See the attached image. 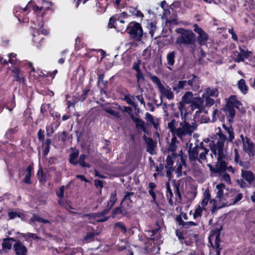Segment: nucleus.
Returning a JSON list of instances; mask_svg holds the SVG:
<instances>
[{
  "label": "nucleus",
  "mask_w": 255,
  "mask_h": 255,
  "mask_svg": "<svg viewBox=\"0 0 255 255\" xmlns=\"http://www.w3.org/2000/svg\"><path fill=\"white\" fill-rule=\"evenodd\" d=\"M90 91V89H85L83 91V93L81 95H78L77 96H75L74 98H75V101L73 102V105H74L75 103L79 101L83 102L86 98L88 93Z\"/></svg>",
  "instance_id": "obj_28"
},
{
  "label": "nucleus",
  "mask_w": 255,
  "mask_h": 255,
  "mask_svg": "<svg viewBox=\"0 0 255 255\" xmlns=\"http://www.w3.org/2000/svg\"><path fill=\"white\" fill-rule=\"evenodd\" d=\"M32 167L31 166H28L25 170V176L23 179V182L26 184H30L31 181L30 180L31 176V171L32 170Z\"/></svg>",
  "instance_id": "obj_29"
},
{
  "label": "nucleus",
  "mask_w": 255,
  "mask_h": 255,
  "mask_svg": "<svg viewBox=\"0 0 255 255\" xmlns=\"http://www.w3.org/2000/svg\"><path fill=\"white\" fill-rule=\"evenodd\" d=\"M193 96V93L191 92L188 91L182 97V101L186 104H192Z\"/></svg>",
  "instance_id": "obj_33"
},
{
  "label": "nucleus",
  "mask_w": 255,
  "mask_h": 255,
  "mask_svg": "<svg viewBox=\"0 0 255 255\" xmlns=\"http://www.w3.org/2000/svg\"><path fill=\"white\" fill-rule=\"evenodd\" d=\"M128 209H126L123 207H117L115 208L112 212V217L115 218V216L117 214H121L123 216H126L128 213Z\"/></svg>",
  "instance_id": "obj_26"
},
{
  "label": "nucleus",
  "mask_w": 255,
  "mask_h": 255,
  "mask_svg": "<svg viewBox=\"0 0 255 255\" xmlns=\"http://www.w3.org/2000/svg\"><path fill=\"white\" fill-rule=\"evenodd\" d=\"M243 148L250 157L254 156L255 154V145L249 137L246 138L244 142H243Z\"/></svg>",
  "instance_id": "obj_7"
},
{
  "label": "nucleus",
  "mask_w": 255,
  "mask_h": 255,
  "mask_svg": "<svg viewBox=\"0 0 255 255\" xmlns=\"http://www.w3.org/2000/svg\"><path fill=\"white\" fill-rule=\"evenodd\" d=\"M221 180L226 181L227 183H231V178L228 173H224L221 175Z\"/></svg>",
  "instance_id": "obj_61"
},
{
  "label": "nucleus",
  "mask_w": 255,
  "mask_h": 255,
  "mask_svg": "<svg viewBox=\"0 0 255 255\" xmlns=\"http://www.w3.org/2000/svg\"><path fill=\"white\" fill-rule=\"evenodd\" d=\"M131 119L135 123V128L138 132H146V128L144 126V122L141 119L133 116H131Z\"/></svg>",
  "instance_id": "obj_13"
},
{
  "label": "nucleus",
  "mask_w": 255,
  "mask_h": 255,
  "mask_svg": "<svg viewBox=\"0 0 255 255\" xmlns=\"http://www.w3.org/2000/svg\"><path fill=\"white\" fill-rule=\"evenodd\" d=\"M234 61L236 62H243L245 60V58L242 55V54L237 51H235L234 52Z\"/></svg>",
  "instance_id": "obj_50"
},
{
  "label": "nucleus",
  "mask_w": 255,
  "mask_h": 255,
  "mask_svg": "<svg viewBox=\"0 0 255 255\" xmlns=\"http://www.w3.org/2000/svg\"><path fill=\"white\" fill-rule=\"evenodd\" d=\"M175 51L168 52L166 55L167 63L170 66H173L175 63V58L176 55Z\"/></svg>",
  "instance_id": "obj_24"
},
{
  "label": "nucleus",
  "mask_w": 255,
  "mask_h": 255,
  "mask_svg": "<svg viewBox=\"0 0 255 255\" xmlns=\"http://www.w3.org/2000/svg\"><path fill=\"white\" fill-rule=\"evenodd\" d=\"M204 210H206L205 208L201 207L199 206L195 210L193 214V218L195 219L199 217H201L202 216V213Z\"/></svg>",
  "instance_id": "obj_49"
},
{
  "label": "nucleus",
  "mask_w": 255,
  "mask_h": 255,
  "mask_svg": "<svg viewBox=\"0 0 255 255\" xmlns=\"http://www.w3.org/2000/svg\"><path fill=\"white\" fill-rule=\"evenodd\" d=\"M219 91L216 88H207L204 93L202 94L203 97H217L218 96Z\"/></svg>",
  "instance_id": "obj_21"
},
{
  "label": "nucleus",
  "mask_w": 255,
  "mask_h": 255,
  "mask_svg": "<svg viewBox=\"0 0 255 255\" xmlns=\"http://www.w3.org/2000/svg\"><path fill=\"white\" fill-rule=\"evenodd\" d=\"M12 72L14 74V77L15 80L19 82H24L25 81L24 77L22 72L21 70L17 68L14 67L12 70Z\"/></svg>",
  "instance_id": "obj_22"
},
{
  "label": "nucleus",
  "mask_w": 255,
  "mask_h": 255,
  "mask_svg": "<svg viewBox=\"0 0 255 255\" xmlns=\"http://www.w3.org/2000/svg\"><path fill=\"white\" fill-rule=\"evenodd\" d=\"M209 149H204L203 150V151L201 152L199 154V155H198V159L197 161L199 163H202V161H205L206 160V155L208 154L209 152Z\"/></svg>",
  "instance_id": "obj_47"
},
{
  "label": "nucleus",
  "mask_w": 255,
  "mask_h": 255,
  "mask_svg": "<svg viewBox=\"0 0 255 255\" xmlns=\"http://www.w3.org/2000/svg\"><path fill=\"white\" fill-rule=\"evenodd\" d=\"M187 85V81H179L172 83V89L176 93H179L183 90Z\"/></svg>",
  "instance_id": "obj_19"
},
{
  "label": "nucleus",
  "mask_w": 255,
  "mask_h": 255,
  "mask_svg": "<svg viewBox=\"0 0 255 255\" xmlns=\"http://www.w3.org/2000/svg\"><path fill=\"white\" fill-rule=\"evenodd\" d=\"M172 155H167L166 159V165L165 167L167 168L168 167L172 166L174 161L172 157Z\"/></svg>",
  "instance_id": "obj_56"
},
{
  "label": "nucleus",
  "mask_w": 255,
  "mask_h": 255,
  "mask_svg": "<svg viewBox=\"0 0 255 255\" xmlns=\"http://www.w3.org/2000/svg\"><path fill=\"white\" fill-rule=\"evenodd\" d=\"M225 110L227 112L229 117V122L230 123H233L234 122V118L236 114V111L234 108L231 107H228L227 105H226Z\"/></svg>",
  "instance_id": "obj_27"
},
{
  "label": "nucleus",
  "mask_w": 255,
  "mask_h": 255,
  "mask_svg": "<svg viewBox=\"0 0 255 255\" xmlns=\"http://www.w3.org/2000/svg\"><path fill=\"white\" fill-rule=\"evenodd\" d=\"M143 56L144 57V59L145 60H148L151 56L150 51L147 49L144 50L143 51Z\"/></svg>",
  "instance_id": "obj_63"
},
{
  "label": "nucleus",
  "mask_w": 255,
  "mask_h": 255,
  "mask_svg": "<svg viewBox=\"0 0 255 255\" xmlns=\"http://www.w3.org/2000/svg\"><path fill=\"white\" fill-rule=\"evenodd\" d=\"M96 233L93 232H88L84 237L83 242L84 243H88L94 240V237Z\"/></svg>",
  "instance_id": "obj_39"
},
{
  "label": "nucleus",
  "mask_w": 255,
  "mask_h": 255,
  "mask_svg": "<svg viewBox=\"0 0 255 255\" xmlns=\"http://www.w3.org/2000/svg\"><path fill=\"white\" fill-rule=\"evenodd\" d=\"M196 128V126L194 123L190 124L184 120L180 123L179 127L176 129L174 135L177 136L182 140L183 137L186 135H191Z\"/></svg>",
  "instance_id": "obj_2"
},
{
  "label": "nucleus",
  "mask_w": 255,
  "mask_h": 255,
  "mask_svg": "<svg viewBox=\"0 0 255 255\" xmlns=\"http://www.w3.org/2000/svg\"><path fill=\"white\" fill-rule=\"evenodd\" d=\"M13 247L16 255H27V249L21 242H16Z\"/></svg>",
  "instance_id": "obj_12"
},
{
  "label": "nucleus",
  "mask_w": 255,
  "mask_h": 255,
  "mask_svg": "<svg viewBox=\"0 0 255 255\" xmlns=\"http://www.w3.org/2000/svg\"><path fill=\"white\" fill-rule=\"evenodd\" d=\"M165 186L166 188V197L168 200L169 204L172 206L173 204V201L172 199L173 197V193L170 188V183L169 181H167L165 183Z\"/></svg>",
  "instance_id": "obj_25"
},
{
  "label": "nucleus",
  "mask_w": 255,
  "mask_h": 255,
  "mask_svg": "<svg viewBox=\"0 0 255 255\" xmlns=\"http://www.w3.org/2000/svg\"><path fill=\"white\" fill-rule=\"evenodd\" d=\"M30 221L32 222H38L39 223L47 224L50 223V222L48 220L43 219L42 218L38 216L36 214H33L32 218L30 219Z\"/></svg>",
  "instance_id": "obj_42"
},
{
  "label": "nucleus",
  "mask_w": 255,
  "mask_h": 255,
  "mask_svg": "<svg viewBox=\"0 0 255 255\" xmlns=\"http://www.w3.org/2000/svg\"><path fill=\"white\" fill-rule=\"evenodd\" d=\"M112 209L111 207H109V206L107 205L106 208L102 212L93 213L92 214V216L93 218H98L102 217L106 214H107L111 209Z\"/></svg>",
  "instance_id": "obj_41"
},
{
  "label": "nucleus",
  "mask_w": 255,
  "mask_h": 255,
  "mask_svg": "<svg viewBox=\"0 0 255 255\" xmlns=\"http://www.w3.org/2000/svg\"><path fill=\"white\" fill-rule=\"evenodd\" d=\"M70 186V183L68 184L66 186H61L59 188V190L56 192V195L58 198L63 199L64 198V191L65 189H68Z\"/></svg>",
  "instance_id": "obj_44"
},
{
  "label": "nucleus",
  "mask_w": 255,
  "mask_h": 255,
  "mask_svg": "<svg viewBox=\"0 0 255 255\" xmlns=\"http://www.w3.org/2000/svg\"><path fill=\"white\" fill-rule=\"evenodd\" d=\"M148 27L149 29V33L153 37L154 31L156 30V26L155 22H150L148 25Z\"/></svg>",
  "instance_id": "obj_52"
},
{
  "label": "nucleus",
  "mask_w": 255,
  "mask_h": 255,
  "mask_svg": "<svg viewBox=\"0 0 255 255\" xmlns=\"http://www.w3.org/2000/svg\"><path fill=\"white\" fill-rule=\"evenodd\" d=\"M180 153L179 154H178V155L180 156V162L179 163L178 165H180L182 166H184V167H187V164H186V159H185V157H186V156H184L183 154H182V150L180 151Z\"/></svg>",
  "instance_id": "obj_57"
},
{
  "label": "nucleus",
  "mask_w": 255,
  "mask_h": 255,
  "mask_svg": "<svg viewBox=\"0 0 255 255\" xmlns=\"http://www.w3.org/2000/svg\"><path fill=\"white\" fill-rule=\"evenodd\" d=\"M239 50L240 53L245 59L248 58L252 54L251 52L248 50L245 46H239Z\"/></svg>",
  "instance_id": "obj_40"
},
{
  "label": "nucleus",
  "mask_w": 255,
  "mask_h": 255,
  "mask_svg": "<svg viewBox=\"0 0 255 255\" xmlns=\"http://www.w3.org/2000/svg\"><path fill=\"white\" fill-rule=\"evenodd\" d=\"M237 164L243 167L245 169H248L250 166V163L249 161H243L241 160L239 161Z\"/></svg>",
  "instance_id": "obj_62"
},
{
  "label": "nucleus",
  "mask_w": 255,
  "mask_h": 255,
  "mask_svg": "<svg viewBox=\"0 0 255 255\" xmlns=\"http://www.w3.org/2000/svg\"><path fill=\"white\" fill-rule=\"evenodd\" d=\"M127 30L131 38L137 41L141 40L143 30L140 24L135 21H132L127 26Z\"/></svg>",
  "instance_id": "obj_4"
},
{
  "label": "nucleus",
  "mask_w": 255,
  "mask_h": 255,
  "mask_svg": "<svg viewBox=\"0 0 255 255\" xmlns=\"http://www.w3.org/2000/svg\"><path fill=\"white\" fill-rule=\"evenodd\" d=\"M178 122L175 119H172L170 122L168 124V128H169L170 132L174 135L176 129H177L176 126H177Z\"/></svg>",
  "instance_id": "obj_43"
},
{
  "label": "nucleus",
  "mask_w": 255,
  "mask_h": 255,
  "mask_svg": "<svg viewBox=\"0 0 255 255\" xmlns=\"http://www.w3.org/2000/svg\"><path fill=\"white\" fill-rule=\"evenodd\" d=\"M86 155L84 154H82L80 155L79 159L77 161V164H79L82 167L89 168L90 165L89 164L85 162Z\"/></svg>",
  "instance_id": "obj_38"
},
{
  "label": "nucleus",
  "mask_w": 255,
  "mask_h": 255,
  "mask_svg": "<svg viewBox=\"0 0 255 255\" xmlns=\"http://www.w3.org/2000/svg\"><path fill=\"white\" fill-rule=\"evenodd\" d=\"M241 175L248 184L255 187V174L251 170L242 169Z\"/></svg>",
  "instance_id": "obj_10"
},
{
  "label": "nucleus",
  "mask_w": 255,
  "mask_h": 255,
  "mask_svg": "<svg viewBox=\"0 0 255 255\" xmlns=\"http://www.w3.org/2000/svg\"><path fill=\"white\" fill-rule=\"evenodd\" d=\"M159 91L161 94V97H165L169 100L174 99V94L171 91V89L168 86H167L166 87L163 86L162 88H160Z\"/></svg>",
  "instance_id": "obj_14"
},
{
  "label": "nucleus",
  "mask_w": 255,
  "mask_h": 255,
  "mask_svg": "<svg viewBox=\"0 0 255 255\" xmlns=\"http://www.w3.org/2000/svg\"><path fill=\"white\" fill-rule=\"evenodd\" d=\"M179 143V141L177 140L176 136L173 135L171 139V142L170 143L167 150L168 152H171V155L173 157H175L177 155L175 151L177 149V144Z\"/></svg>",
  "instance_id": "obj_15"
},
{
  "label": "nucleus",
  "mask_w": 255,
  "mask_h": 255,
  "mask_svg": "<svg viewBox=\"0 0 255 255\" xmlns=\"http://www.w3.org/2000/svg\"><path fill=\"white\" fill-rule=\"evenodd\" d=\"M117 200V192L115 190L111 193L110 198L109 201L108 202L107 205L109 206V207L112 208Z\"/></svg>",
  "instance_id": "obj_34"
},
{
  "label": "nucleus",
  "mask_w": 255,
  "mask_h": 255,
  "mask_svg": "<svg viewBox=\"0 0 255 255\" xmlns=\"http://www.w3.org/2000/svg\"><path fill=\"white\" fill-rule=\"evenodd\" d=\"M124 100L128 104L132 106V107H136V104L134 102L135 100V96H132L130 94H127L124 96Z\"/></svg>",
  "instance_id": "obj_35"
},
{
  "label": "nucleus",
  "mask_w": 255,
  "mask_h": 255,
  "mask_svg": "<svg viewBox=\"0 0 255 255\" xmlns=\"http://www.w3.org/2000/svg\"><path fill=\"white\" fill-rule=\"evenodd\" d=\"M21 236L24 238L25 241H28V239L32 238L34 240H39L40 238L37 236L35 234L28 233L27 234H21Z\"/></svg>",
  "instance_id": "obj_48"
},
{
  "label": "nucleus",
  "mask_w": 255,
  "mask_h": 255,
  "mask_svg": "<svg viewBox=\"0 0 255 255\" xmlns=\"http://www.w3.org/2000/svg\"><path fill=\"white\" fill-rule=\"evenodd\" d=\"M223 128L229 135L228 137H227V141L228 142L233 143V140L235 138V133L233 128L231 126L228 127L225 124H223Z\"/></svg>",
  "instance_id": "obj_20"
},
{
  "label": "nucleus",
  "mask_w": 255,
  "mask_h": 255,
  "mask_svg": "<svg viewBox=\"0 0 255 255\" xmlns=\"http://www.w3.org/2000/svg\"><path fill=\"white\" fill-rule=\"evenodd\" d=\"M218 131L216 132L218 136V139L217 142L214 143V141H211L209 143L210 148L214 155H217V150H219V153L221 154L222 150H224L225 142L227 140V136L223 132L220 128H218Z\"/></svg>",
  "instance_id": "obj_3"
},
{
  "label": "nucleus",
  "mask_w": 255,
  "mask_h": 255,
  "mask_svg": "<svg viewBox=\"0 0 255 255\" xmlns=\"http://www.w3.org/2000/svg\"><path fill=\"white\" fill-rule=\"evenodd\" d=\"M191 78L187 81V85L191 87V89L195 90L199 88V78L194 74L190 77Z\"/></svg>",
  "instance_id": "obj_18"
},
{
  "label": "nucleus",
  "mask_w": 255,
  "mask_h": 255,
  "mask_svg": "<svg viewBox=\"0 0 255 255\" xmlns=\"http://www.w3.org/2000/svg\"><path fill=\"white\" fill-rule=\"evenodd\" d=\"M192 146L193 144L190 143L188 150L189 160L190 162H196L198 159L199 154L198 147L197 146L192 147Z\"/></svg>",
  "instance_id": "obj_11"
},
{
  "label": "nucleus",
  "mask_w": 255,
  "mask_h": 255,
  "mask_svg": "<svg viewBox=\"0 0 255 255\" xmlns=\"http://www.w3.org/2000/svg\"><path fill=\"white\" fill-rule=\"evenodd\" d=\"M79 155V151H76L70 153L69 156V162L71 164L76 165L77 164V158Z\"/></svg>",
  "instance_id": "obj_36"
},
{
  "label": "nucleus",
  "mask_w": 255,
  "mask_h": 255,
  "mask_svg": "<svg viewBox=\"0 0 255 255\" xmlns=\"http://www.w3.org/2000/svg\"><path fill=\"white\" fill-rule=\"evenodd\" d=\"M216 188L218 190L216 197L221 200L223 198V190L225 188V185L223 183H220L216 185Z\"/></svg>",
  "instance_id": "obj_32"
},
{
  "label": "nucleus",
  "mask_w": 255,
  "mask_h": 255,
  "mask_svg": "<svg viewBox=\"0 0 255 255\" xmlns=\"http://www.w3.org/2000/svg\"><path fill=\"white\" fill-rule=\"evenodd\" d=\"M175 31L180 35L177 37L176 43L180 45L194 46L196 43L195 34L190 30L183 28L176 29Z\"/></svg>",
  "instance_id": "obj_1"
},
{
  "label": "nucleus",
  "mask_w": 255,
  "mask_h": 255,
  "mask_svg": "<svg viewBox=\"0 0 255 255\" xmlns=\"http://www.w3.org/2000/svg\"><path fill=\"white\" fill-rule=\"evenodd\" d=\"M10 241L15 242V240L12 238H8L3 239V241L2 244L3 250H10L11 249L12 244Z\"/></svg>",
  "instance_id": "obj_30"
},
{
  "label": "nucleus",
  "mask_w": 255,
  "mask_h": 255,
  "mask_svg": "<svg viewBox=\"0 0 255 255\" xmlns=\"http://www.w3.org/2000/svg\"><path fill=\"white\" fill-rule=\"evenodd\" d=\"M191 106L193 109H198L200 113L207 112L205 109L204 98L202 97H195L193 99Z\"/></svg>",
  "instance_id": "obj_8"
},
{
  "label": "nucleus",
  "mask_w": 255,
  "mask_h": 255,
  "mask_svg": "<svg viewBox=\"0 0 255 255\" xmlns=\"http://www.w3.org/2000/svg\"><path fill=\"white\" fill-rule=\"evenodd\" d=\"M8 217L9 218V219L10 220L14 219L16 217H18L21 219H23L24 217V214L22 213L19 212H17L16 211H11L8 212Z\"/></svg>",
  "instance_id": "obj_37"
},
{
  "label": "nucleus",
  "mask_w": 255,
  "mask_h": 255,
  "mask_svg": "<svg viewBox=\"0 0 255 255\" xmlns=\"http://www.w3.org/2000/svg\"><path fill=\"white\" fill-rule=\"evenodd\" d=\"M143 138L147 144L146 151L153 155L154 153V148L156 143L151 138L147 137L145 135L143 136Z\"/></svg>",
  "instance_id": "obj_16"
},
{
  "label": "nucleus",
  "mask_w": 255,
  "mask_h": 255,
  "mask_svg": "<svg viewBox=\"0 0 255 255\" xmlns=\"http://www.w3.org/2000/svg\"><path fill=\"white\" fill-rule=\"evenodd\" d=\"M135 76L136 77L137 82H140L141 81H145V78L141 71L137 72Z\"/></svg>",
  "instance_id": "obj_60"
},
{
  "label": "nucleus",
  "mask_w": 255,
  "mask_h": 255,
  "mask_svg": "<svg viewBox=\"0 0 255 255\" xmlns=\"http://www.w3.org/2000/svg\"><path fill=\"white\" fill-rule=\"evenodd\" d=\"M16 56V54L14 53H10L8 55V62L10 63L11 64L15 65L17 63V61L16 59H13V58H15Z\"/></svg>",
  "instance_id": "obj_58"
},
{
  "label": "nucleus",
  "mask_w": 255,
  "mask_h": 255,
  "mask_svg": "<svg viewBox=\"0 0 255 255\" xmlns=\"http://www.w3.org/2000/svg\"><path fill=\"white\" fill-rule=\"evenodd\" d=\"M31 3H32V1H30L24 8L15 7L14 9L13 13L19 21H22L23 22H27L28 21L27 17H24L23 18L22 17L24 16L23 13L28 10Z\"/></svg>",
  "instance_id": "obj_9"
},
{
  "label": "nucleus",
  "mask_w": 255,
  "mask_h": 255,
  "mask_svg": "<svg viewBox=\"0 0 255 255\" xmlns=\"http://www.w3.org/2000/svg\"><path fill=\"white\" fill-rule=\"evenodd\" d=\"M226 105L228 107L240 108V106L242 105L241 102L237 100V98L235 95L231 96L227 101Z\"/></svg>",
  "instance_id": "obj_17"
},
{
  "label": "nucleus",
  "mask_w": 255,
  "mask_h": 255,
  "mask_svg": "<svg viewBox=\"0 0 255 255\" xmlns=\"http://www.w3.org/2000/svg\"><path fill=\"white\" fill-rule=\"evenodd\" d=\"M237 183L241 188H246L252 186L251 185L248 184V183L243 178L240 179H238Z\"/></svg>",
  "instance_id": "obj_51"
},
{
  "label": "nucleus",
  "mask_w": 255,
  "mask_h": 255,
  "mask_svg": "<svg viewBox=\"0 0 255 255\" xmlns=\"http://www.w3.org/2000/svg\"><path fill=\"white\" fill-rule=\"evenodd\" d=\"M205 100V107H210L215 103V101L210 97H203Z\"/></svg>",
  "instance_id": "obj_55"
},
{
  "label": "nucleus",
  "mask_w": 255,
  "mask_h": 255,
  "mask_svg": "<svg viewBox=\"0 0 255 255\" xmlns=\"http://www.w3.org/2000/svg\"><path fill=\"white\" fill-rule=\"evenodd\" d=\"M37 136L39 140L42 142V143H43L44 140V131L42 129H40L38 131Z\"/></svg>",
  "instance_id": "obj_59"
},
{
  "label": "nucleus",
  "mask_w": 255,
  "mask_h": 255,
  "mask_svg": "<svg viewBox=\"0 0 255 255\" xmlns=\"http://www.w3.org/2000/svg\"><path fill=\"white\" fill-rule=\"evenodd\" d=\"M193 30L197 33L198 35L196 40L198 43L200 45H204L208 40V35L196 23L193 25Z\"/></svg>",
  "instance_id": "obj_5"
},
{
  "label": "nucleus",
  "mask_w": 255,
  "mask_h": 255,
  "mask_svg": "<svg viewBox=\"0 0 255 255\" xmlns=\"http://www.w3.org/2000/svg\"><path fill=\"white\" fill-rule=\"evenodd\" d=\"M156 224L158 226V228L151 231H148L149 233H151L150 234H149V236L150 237L151 239H152V240H155V237H154V236L159 235V230L160 227L157 223Z\"/></svg>",
  "instance_id": "obj_54"
},
{
  "label": "nucleus",
  "mask_w": 255,
  "mask_h": 255,
  "mask_svg": "<svg viewBox=\"0 0 255 255\" xmlns=\"http://www.w3.org/2000/svg\"><path fill=\"white\" fill-rule=\"evenodd\" d=\"M238 85L239 89L244 95L247 93L248 89L244 79H242L238 81Z\"/></svg>",
  "instance_id": "obj_31"
},
{
  "label": "nucleus",
  "mask_w": 255,
  "mask_h": 255,
  "mask_svg": "<svg viewBox=\"0 0 255 255\" xmlns=\"http://www.w3.org/2000/svg\"><path fill=\"white\" fill-rule=\"evenodd\" d=\"M221 152V154H220L219 150H217L218 158L216 165L220 173L224 172L227 169V163L223 160L225 156L224 153V150H222Z\"/></svg>",
  "instance_id": "obj_6"
},
{
  "label": "nucleus",
  "mask_w": 255,
  "mask_h": 255,
  "mask_svg": "<svg viewBox=\"0 0 255 255\" xmlns=\"http://www.w3.org/2000/svg\"><path fill=\"white\" fill-rule=\"evenodd\" d=\"M149 77L152 82L157 86L158 90H159L160 88L163 86V85L161 84L160 79L156 76L150 75Z\"/></svg>",
  "instance_id": "obj_45"
},
{
  "label": "nucleus",
  "mask_w": 255,
  "mask_h": 255,
  "mask_svg": "<svg viewBox=\"0 0 255 255\" xmlns=\"http://www.w3.org/2000/svg\"><path fill=\"white\" fill-rule=\"evenodd\" d=\"M104 110L107 113L114 116L115 117L118 118L119 116V113L113 110L110 107H106L103 108Z\"/></svg>",
  "instance_id": "obj_53"
},
{
  "label": "nucleus",
  "mask_w": 255,
  "mask_h": 255,
  "mask_svg": "<svg viewBox=\"0 0 255 255\" xmlns=\"http://www.w3.org/2000/svg\"><path fill=\"white\" fill-rule=\"evenodd\" d=\"M133 196V192L126 191L125 193V196L123 199H122V202L123 203L124 202H126V204H127L128 209H129L132 207V201L131 200V198Z\"/></svg>",
  "instance_id": "obj_23"
},
{
  "label": "nucleus",
  "mask_w": 255,
  "mask_h": 255,
  "mask_svg": "<svg viewBox=\"0 0 255 255\" xmlns=\"http://www.w3.org/2000/svg\"><path fill=\"white\" fill-rule=\"evenodd\" d=\"M114 228L117 229L120 231L122 233H126L127 231V228L123 223L121 222H118L115 223L114 225Z\"/></svg>",
  "instance_id": "obj_46"
},
{
  "label": "nucleus",
  "mask_w": 255,
  "mask_h": 255,
  "mask_svg": "<svg viewBox=\"0 0 255 255\" xmlns=\"http://www.w3.org/2000/svg\"><path fill=\"white\" fill-rule=\"evenodd\" d=\"M243 198V194L239 193L233 199V203L234 204L240 201Z\"/></svg>",
  "instance_id": "obj_64"
}]
</instances>
